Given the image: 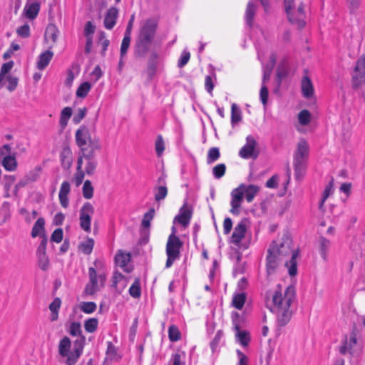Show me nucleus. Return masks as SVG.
I'll return each instance as SVG.
<instances>
[{"label": "nucleus", "mask_w": 365, "mask_h": 365, "mask_svg": "<svg viewBox=\"0 0 365 365\" xmlns=\"http://www.w3.org/2000/svg\"><path fill=\"white\" fill-rule=\"evenodd\" d=\"M296 298V292L294 287H287L283 296L281 290H276L272 296L273 306L270 311L277 314V324L284 327L290 320L292 312L290 306Z\"/></svg>", "instance_id": "nucleus-1"}, {"label": "nucleus", "mask_w": 365, "mask_h": 365, "mask_svg": "<svg viewBox=\"0 0 365 365\" xmlns=\"http://www.w3.org/2000/svg\"><path fill=\"white\" fill-rule=\"evenodd\" d=\"M158 22L154 19L143 21L135 41L133 55L136 59H145L148 56L156 34Z\"/></svg>", "instance_id": "nucleus-2"}, {"label": "nucleus", "mask_w": 365, "mask_h": 365, "mask_svg": "<svg viewBox=\"0 0 365 365\" xmlns=\"http://www.w3.org/2000/svg\"><path fill=\"white\" fill-rule=\"evenodd\" d=\"M273 248L274 251L282 257L292 255L289 262H286L285 265L288 267L289 274L294 277L297 273V257L299 255L298 250H295L292 247V240L288 232H284L279 240V242H272L269 247Z\"/></svg>", "instance_id": "nucleus-3"}, {"label": "nucleus", "mask_w": 365, "mask_h": 365, "mask_svg": "<svg viewBox=\"0 0 365 365\" xmlns=\"http://www.w3.org/2000/svg\"><path fill=\"white\" fill-rule=\"evenodd\" d=\"M75 138L81 154L96 155V152L101 150L99 138H92L88 128L85 125H81L76 130Z\"/></svg>", "instance_id": "nucleus-4"}, {"label": "nucleus", "mask_w": 365, "mask_h": 365, "mask_svg": "<svg viewBox=\"0 0 365 365\" xmlns=\"http://www.w3.org/2000/svg\"><path fill=\"white\" fill-rule=\"evenodd\" d=\"M95 267L88 269L89 282L86 285L84 293L86 295H93L105 286L106 281V274L101 272L103 267L101 261L96 259L94 262Z\"/></svg>", "instance_id": "nucleus-5"}, {"label": "nucleus", "mask_w": 365, "mask_h": 365, "mask_svg": "<svg viewBox=\"0 0 365 365\" xmlns=\"http://www.w3.org/2000/svg\"><path fill=\"white\" fill-rule=\"evenodd\" d=\"M309 155V145L304 140H301L294 155V166L296 178H301L306 169V161Z\"/></svg>", "instance_id": "nucleus-6"}, {"label": "nucleus", "mask_w": 365, "mask_h": 365, "mask_svg": "<svg viewBox=\"0 0 365 365\" xmlns=\"http://www.w3.org/2000/svg\"><path fill=\"white\" fill-rule=\"evenodd\" d=\"M352 87L358 89L365 83V55L356 61L351 77Z\"/></svg>", "instance_id": "nucleus-7"}, {"label": "nucleus", "mask_w": 365, "mask_h": 365, "mask_svg": "<svg viewBox=\"0 0 365 365\" xmlns=\"http://www.w3.org/2000/svg\"><path fill=\"white\" fill-rule=\"evenodd\" d=\"M93 213L94 207L88 202L84 203L80 210V227L86 232H91V215Z\"/></svg>", "instance_id": "nucleus-8"}, {"label": "nucleus", "mask_w": 365, "mask_h": 365, "mask_svg": "<svg viewBox=\"0 0 365 365\" xmlns=\"http://www.w3.org/2000/svg\"><path fill=\"white\" fill-rule=\"evenodd\" d=\"M239 155L244 159H256L259 155L257 150V142L252 135L246 138V144L240 149Z\"/></svg>", "instance_id": "nucleus-9"}, {"label": "nucleus", "mask_w": 365, "mask_h": 365, "mask_svg": "<svg viewBox=\"0 0 365 365\" xmlns=\"http://www.w3.org/2000/svg\"><path fill=\"white\" fill-rule=\"evenodd\" d=\"M244 184H241L238 187L234 189L231 192V210L230 212L233 215H238L240 214V207L244 197Z\"/></svg>", "instance_id": "nucleus-10"}, {"label": "nucleus", "mask_w": 365, "mask_h": 365, "mask_svg": "<svg viewBox=\"0 0 365 365\" xmlns=\"http://www.w3.org/2000/svg\"><path fill=\"white\" fill-rule=\"evenodd\" d=\"M85 340V336H81V339H78L74 341L73 350L68 352V355L65 356L67 357L66 361L67 365H74L76 363L82 354Z\"/></svg>", "instance_id": "nucleus-11"}, {"label": "nucleus", "mask_w": 365, "mask_h": 365, "mask_svg": "<svg viewBox=\"0 0 365 365\" xmlns=\"http://www.w3.org/2000/svg\"><path fill=\"white\" fill-rule=\"evenodd\" d=\"M183 242L174 233H172L168 240L166 245V254L180 257V250Z\"/></svg>", "instance_id": "nucleus-12"}, {"label": "nucleus", "mask_w": 365, "mask_h": 365, "mask_svg": "<svg viewBox=\"0 0 365 365\" xmlns=\"http://www.w3.org/2000/svg\"><path fill=\"white\" fill-rule=\"evenodd\" d=\"M284 8L287 15L288 20L292 24L297 26L298 29H302L305 26V21L302 18H295L294 13L292 12V8L294 6V0H284Z\"/></svg>", "instance_id": "nucleus-13"}, {"label": "nucleus", "mask_w": 365, "mask_h": 365, "mask_svg": "<svg viewBox=\"0 0 365 365\" xmlns=\"http://www.w3.org/2000/svg\"><path fill=\"white\" fill-rule=\"evenodd\" d=\"M268 255L267 257V272L271 274L275 272L276 268L282 260V257L276 253L273 248L268 249Z\"/></svg>", "instance_id": "nucleus-14"}, {"label": "nucleus", "mask_w": 365, "mask_h": 365, "mask_svg": "<svg viewBox=\"0 0 365 365\" xmlns=\"http://www.w3.org/2000/svg\"><path fill=\"white\" fill-rule=\"evenodd\" d=\"M58 34L59 30L56 25L49 24L47 26L44 34V41L46 42H49V41H51V44L48 46L49 49H51L53 45L56 43Z\"/></svg>", "instance_id": "nucleus-15"}, {"label": "nucleus", "mask_w": 365, "mask_h": 365, "mask_svg": "<svg viewBox=\"0 0 365 365\" xmlns=\"http://www.w3.org/2000/svg\"><path fill=\"white\" fill-rule=\"evenodd\" d=\"M41 172V168L40 166L36 167L17 183L16 187H22L32 182H35L39 178Z\"/></svg>", "instance_id": "nucleus-16"}, {"label": "nucleus", "mask_w": 365, "mask_h": 365, "mask_svg": "<svg viewBox=\"0 0 365 365\" xmlns=\"http://www.w3.org/2000/svg\"><path fill=\"white\" fill-rule=\"evenodd\" d=\"M247 230L246 225L244 220L240 221L235 227L234 232L231 236V242L237 245L242 239L245 237Z\"/></svg>", "instance_id": "nucleus-17"}, {"label": "nucleus", "mask_w": 365, "mask_h": 365, "mask_svg": "<svg viewBox=\"0 0 365 365\" xmlns=\"http://www.w3.org/2000/svg\"><path fill=\"white\" fill-rule=\"evenodd\" d=\"M61 166L64 170H69L72 165V152L69 147L65 146L60 153Z\"/></svg>", "instance_id": "nucleus-18"}, {"label": "nucleus", "mask_w": 365, "mask_h": 365, "mask_svg": "<svg viewBox=\"0 0 365 365\" xmlns=\"http://www.w3.org/2000/svg\"><path fill=\"white\" fill-rule=\"evenodd\" d=\"M235 337L243 346H247L250 341V333L246 330H240L239 324L234 320Z\"/></svg>", "instance_id": "nucleus-19"}, {"label": "nucleus", "mask_w": 365, "mask_h": 365, "mask_svg": "<svg viewBox=\"0 0 365 365\" xmlns=\"http://www.w3.org/2000/svg\"><path fill=\"white\" fill-rule=\"evenodd\" d=\"M158 54L155 51H153L149 56L146 71L149 80H151L155 74L158 66Z\"/></svg>", "instance_id": "nucleus-20"}, {"label": "nucleus", "mask_w": 365, "mask_h": 365, "mask_svg": "<svg viewBox=\"0 0 365 365\" xmlns=\"http://www.w3.org/2000/svg\"><path fill=\"white\" fill-rule=\"evenodd\" d=\"M192 217V210L187 207L185 205L180 210V214L175 217V221H178L184 227H187Z\"/></svg>", "instance_id": "nucleus-21"}, {"label": "nucleus", "mask_w": 365, "mask_h": 365, "mask_svg": "<svg viewBox=\"0 0 365 365\" xmlns=\"http://www.w3.org/2000/svg\"><path fill=\"white\" fill-rule=\"evenodd\" d=\"M118 10L115 7L110 8L104 19V26L107 29H112L116 23Z\"/></svg>", "instance_id": "nucleus-22"}, {"label": "nucleus", "mask_w": 365, "mask_h": 365, "mask_svg": "<svg viewBox=\"0 0 365 365\" xmlns=\"http://www.w3.org/2000/svg\"><path fill=\"white\" fill-rule=\"evenodd\" d=\"M357 339H356V334L355 332H352L350 336L349 341L347 340V336H345L344 341L343 342V345L340 346L339 348V352L340 354L344 355L346 353L349 352L351 353V350L353 347L356 344Z\"/></svg>", "instance_id": "nucleus-23"}, {"label": "nucleus", "mask_w": 365, "mask_h": 365, "mask_svg": "<svg viewBox=\"0 0 365 365\" xmlns=\"http://www.w3.org/2000/svg\"><path fill=\"white\" fill-rule=\"evenodd\" d=\"M86 160L85 173L88 175H92L98 165L96 155L82 154Z\"/></svg>", "instance_id": "nucleus-24"}, {"label": "nucleus", "mask_w": 365, "mask_h": 365, "mask_svg": "<svg viewBox=\"0 0 365 365\" xmlns=\"http://www.w3.org/2000/svg\"><path fill=\"white\" fill-rule=\"evenodd\" d=\"M53 56V53L51 49H48L42 53L39 56L36 63V66L39 70H43L50 63Z\"/></svg>", "instance_id": "nucleus-25"}, {"label": "nucleus", "mask_w": 365, "mask_h": 365, "mask_svg": "<svg viewBox=\"0 0 365 365\" xmlns=\"http://www.w3.org/2000/svg\"><path fill=\"white\" fill-rule=\"evenodd\" d=\"M277 61V56L275 53H272L269 58V62L264 67V73L262 78V83L265 84L270 78L271 73L273 68L275 66Z\"/></svg>", "instance_id": "nucleus-26"}, {"label": "nucleus", "mask_w": 365, "mask_h": 365, "mask_svg": "<svg viewBox=\"0 0 365 365\" xmlns=\"http://www.w3.org/2000/svg\"><path fill=\"white\" fill-rule=\"evenodd\" d=\"M319 253L324 262L328 260V250L330 247L331 242L324 237L321 236L318 240Z\"/></svg>", "instance_id": "nucleus-27"}, {"label": "nucleus", "mask_w": 365, "mask_h": 365, "mask_svg": "<svg viewBox=\"0 0 365 365\" xmlns=\"http://www.w3.org/2000/svg\"><path fill=\"white\" fill-rule=\"evenodd\" d=\"M302 91L307 98H311L314 94L313 85L308 76H304L302 80Z\"/></svg>", "instance_id": "nucleus-28"}, {"label": "nucleus", "mask_w": 365, "mask_h": 365, "mask_svg": "<svg viewBox=\"0 0 365 365\" xmlns=\"http://www.w3.org/2000/svg\"><path fill=\"white\" fill-rule=\"evenodd\" d=\"M2 166L8 171H14L17 168V161L15 155H7L1 162Z\"/></svg>", "instance_id": "nucleus-29"}, {"label": "nucleus", "mask_w": 365, "mask_h": 365, "mask_svg": "<svg viewBox=\"0 0 365 365\" xmlns=\"http://www.w3.org/2000/svg\"><path fill=\"white\" fill-rule=\"evenodd\" d=\"M40 4L37 2L27 4L25 6V15L29 19H34L38 14Z\"/></svg>", "instance_id": "nucleus-30"}, {"label": "nucleus", "mask_w": 365, "mask_h": 365, "mask_svg": "<svg viewBox=\"0 0 365 365\" xmlns=\"http://www.w3.org/2000/svg\"><path fill=\"white\" fill-rule=\"evenodd\" d=\"M242 190H244V194L247 201L248 202H251L256 194L259 192V187L255 185H246L244 184V187Z\"/></svg>", "instance_id": "nucleus-31"}, {"label": "nucleus", "mask_w": 365, "mask_h": 365, "mask_svg": "<svg viewBox=\"0 0 365 365\" xmlns=\"http://www.w3.org/2000/svg\"><path fill=\"white\" fill-rule=\"evenodd\" d=\"M257 6L252 2H249L247 6L245 13V20L249 26H252L253 20L255 16Z\"/></svg>", "instance_id": "nucleus-32"}, {"label": "nucleus", "mask_w": 365, "mask_h": 365, "mask_svg": "<svg viewBox=\"0 0 365 365\" xmlns=\"http://www.w3.org/2000/svg\"><path fill=\"white\" fill-rule=\"evenodd\" d=\"M153 219H150L149 217H145V215L143 216V219L142 220V230H141V235L142 240L144 243H147L148 241V235H149V229L150 227V221Z\"/></svg>", "instance_id": "nucleus-33"}, {"label": "nucleus", "mask_w": 365, "mask_h": 365, "mask_svg": "<svg viewBox=\"0 0 365 365\" xmlns=\"http://www.w3.org/2000/svg\"><path fill=\"white\" fill-rule=\"evenodd\" d=\"M71 340L68 336H64L58 345V351L61 356H66L68 355L71 349Z\"/></svg>", "instance_id": "nucleus-34"}, {"label": "nucleus", "mask_w": 365, "mask_h": 365, "mask_svg": "<svg viewBox=\"0 0 365 365\" xmlns=\"http://www.w3.org/2000/svg\"><path fill=\"white\" fill-rule=\"evenodd\" d=\"M71 115L72 109L70 107H66L61 110L59 123L63 129L67 125Z\"/></svg>", "instance_id": "nucleus-35"}, {"label": "nucleus", "mask_w": 365, "mask_h": 365, "mask_svg": "<svg viewBox=\"0 0 365 365\" xmlns=\"http://www.w3.org/2000/svg\"><path fill=\"white\" fill-rule=\"evenodd\" d=\"M131 256L130 253H124L122 251L115 255V259L116 263L121 267H125L130 262Z\"/></svg>", "instance_id": "nucleus-36"}, {"label": "nucleus", "mask_w": 365, "mask_h": 365, "mask_svg": "<svg viewBox=\"0 0 365 365\" xmlns=\"http://www.w3.org/2000/svg\"><path fill=\"white\" fill-rule=\"evenodd\" d=\"M246 300V294L244 292L236 294L232 299V305L237 309H242Z\"/></svg>", "instance_id": "nucleus-37"}, {"label": "nucleus", "mask_w": 365, "mask_h": 365, "mask_svg": "<svg viewBox=\"0 0 365 365\" xmlns=\"http://www.w3.org/2000/svg\"><path fill=\"white\" fill-rule=\"evenodd\" d=\"M154 192H155L154 198L157 202H159L161 200H164L168 195V189L164 185L155 187L154 189Z\"/></svg>", "instance_id": "nucleus-38"}, {"label": "nucleus", "mask_w": 365, "mask_h": 365, "mask_svg": "<svg viewBox=\"0 0 365 365\" xmlns=\"http://www.w3.org/2000/svg\"><path fill=\"white\" fill-rule=\"evenodd\" d=\"M44 225H45V220L43 218L40 217L38 218L36 222H35L32 231H31V236L32 237H36L38 235L41 234V231L44 230Z\"/></svg>", "instance_id": "nucleus-39"}, {"label": "nucleus", "mask_w": 365, "mask_h": 365, "mask_svg": "<svg viewBox=\"0 0 365 365\" xmlns=\"http://www.w3.org/2000/svg\"><path fill=\"white\" fill-rule=\"evenodd\" d=\"M242 120L241 111L237 104L232 103L231 107V123L235 125Z\"/></svg>", "instance_id": "nucleus-40"}, {"label": "nucleus", "mask_w": 365, "mask_h": 365, "mask_svg": "<svg viewBox=\"0 0 365 365\" xmlns=\"http://www.w3.org/2000/svg\"><path fill=\"white\" fill-rule=\"evenodd\" d=\"M94 246V241L91 238H88L84 242L79 245V249L86 255H89L92 252Z\"/></svg>", "instance_id": "nucleus-41"}, {"label": "nucleus", "mask_w": 365, "mask_h": 365, "mask_svg": "<svg viewBox=\"0 0 365 365\" xmlns=\"http://www.w3.org/2000/svg\"><path fill=\"white\" fill-rule=\"evenodd\" d=\"M98 321L96 318H90L84 323V328L88 333H93L97 329Z\"/></svg>", "instance_id": "nucleus-42"}, {"label": "nucleus", "mask_w": 365, "mask_h": 365, "mask_svg": "<svg viewBox=\"0 0 365 365\" xmlns=\"http://www.w3.org/2000/svg\"><path fill=\"white\" fill-rule=\"evenodd\" d=\"M96 304L93 302H83L80 304V309L86 314H91L96 309Z\"/></svg>", "instance_id": "nucleus-43"}, {"label": "nucleus", "mask_w": 365, "mask_h": 365, "mask_svg": "<svg viewBox=\"0 0 365 365\" xmlns=\"http://www.w3.org/2000/svg\"><path fill=\"white\" fill-rule=\"evenodd\" d=\"M91 88L89 82H84L80 85L76 91V96L79 98H85Z\"/></svg>", "instance_id": "nucleus-44"}, {"label": "nucleus", "mask_w": 365, "mask_h": 365, "mask_svg": "<svg viewBox=\"0 0 365 365\" xmlns=\"http://www.w3.org/2000/svg\"><path fill=\"white\" fill-rule=\"evenodd\" d=\"M93 195V187L92 186L91 182L88 180L84 182L83 186V196L86 199H91Z\"/></svg>", "instance_id": "nucleus-45"}, {"label": "nucleus", "mask_w": 365, "mask_h": 365, "mask_svg": "<svg viewBox=\"0 0 365 365\" xmlns=\"http://www.w3.org/2000/svg\"><path fill=\"white\" fill-rule=\"evenodd\" d=\"M220 153L219 148L215 147L211 148L208 151L207 163L208 164H212L220 158Z\"/></svg>", "instance_id": "nucleus-46"}, {"label": "nucleus", "mask_w": 365, "mask_h": 365, "mask_svg": "<svg viewBox=\"0 0 365 365\" xmlns=\"http://www.w3.org/2000/svg\"><path fill=\"white\" fill-rule=\"evenodd\" d=\"M129 294L134 298H138L140 297L141 290L139 279H135L133 284L130 286L129 289Z\"/></svg>", "instance_id": "nucleus-47"}, {"label": "nucleus", "mask_w": 365, "mask_h": 365, "mask_svg": "<svg viewBox=\"0 0 365 365\" xmlns=\"http://www.w3.org/2000/svg\"><path fill=\"white\" fill-rule=\"evenodd\" d=\"M168 336L171 341H177L180 339V332L177 327L171 325L169 327Z\"/></svg>", "instance_id": "nucleus-48"}, {"label": "nucleus", "mask_w": 365, "mask_h": 365, "mask_svg": "<svg viewBox=\"0 0 365 365\" xmlns=\"http://www.w3.org/2000/svg\"><path fill=\"white\" fill-rule=\"evenodd\" d=\"M311 115L309 110H302L298 115L299 122L302 125H307L309 123Z\"/></svg>", "instance_id": "nucleus-49"}, {"label": "nucleus", "mask_w": 365, "mask_h": 365, "mask_svg": "<svg viewBox=\"0 0 365 365\" xmlns=\"http://www.w3.org/2000/svg\"><path fill=\"white\" fill-rule=\"evenodd\" d=\"M14 61H10L9 62L4 63L1 66V71H0V83L4 79L5 76L11 70V68L14 66Z\"/></svg>", "instance_id": "nucleus-50"}, {"label": "nucleus", "mask_w": 365, "mask_h": 365, "mask_svg": "<svg viewBox=\"0 0 365 365\" xmlns=\"http://www.w3.org/2000/svg\"><path fill=\"white\" fill-rule=\"evenodd\" d=\"M69 334L73 336H79V339L83 336L82 335L81 324L79 322L71 323L69 328Z\"/></svg>", "instance_id": "nucleus-51"}, {"label": "nucleus", "mask_w": 365, "mask_h": 365, "mask_svg": "<svg viewBox=\"0 0 365 365\" xmlns=\"http://www.w3.org/2000/svg\"><path fill=\"white\" fill-rule=\"evenodd\" d=\"M226 166L224 163L217 165L212 168V173L215 178H221L225 173Z\"/></svg>", "instance_id": "nucleus-52"}, {"label": "nucleus", "mask_w": 365, "mask_h": 365, "mask_svg": "<svg viewBox=\"0 0 365 365\" xmlns=\"http://www.w3.org/2000/svg\"><path fill=\"white\" fill-rule=\"evenodd\" d=\"M347 7L351 14L355 13L356 10H358L361 6V0H345Z\"/></svg>", "instance_id": "nucleus-53"}, {"label": "nucleus", "mask_w": 365, "mask_h": 365, "mask_svg": "<svg viewBox=\"0 0 365 365\" xmlns=\"http://www.w3.org/2000/svg\"><path fill=\"white\" fill-rule=\"evenodd\" d=\"M130 43V36L124 35L120 46V57L123 58L127 53Z\"/></svg>", "instance_id": "nucleus-54"}, {"label": "nucleus", "mask_w": 365, "mask_h": 365, "mask_svg": "<svg viewBox=\"0 0 365 365\" xmlns=\"http://www.w3.org/2000/svg\"><path fill=\"white\" fill-rule=\"evenodd\" d=\"M165 150V143L161 135L157 137L155 141V151L158 157H160Z\"/></svg>", "instance_id": "nucleus-55"}, {"label": "nucleus", "mask_w": 365, "mask_h": 365, "mask_svg": "<svg viewBox=\"0 0 365 365\" xmlns=\"http://www.w3.org/2000/svg\"><path fill=\"white\" fill-rule=\"evenodd\" d=\"M38 267L43 271H46L49 267V259L46 255H38Z\"/></svg>", "instance_id": "nucleus-56"}, {"label": "nucleus", "mask_w": 365, "mask_h": 365, "mask_svg": "<svg viewBox=\"0 0 365 365\" xmlns=\"http://www.w3.org/2000/svg\"><path fill=\"white\" fill-rule=\"evenodd\" d=\"M6 80L9 83L7 86V89L11 92L14 91L18 85V78L11 75H8L6 76Z\"/></svg>", "instance_id": "nucleus-57"}, {"label": "nucleus", "mask_w": 365, "mask_h": 365, "mask_svg": "<svg viewBox=\"0 0 365 365\" xmlns=\"http://www.w3.org/2000/svg\"><path fill=\"white\" fill-rule=\"evenodd\" d=\"M332 186H333V179L331 180L329 184L326 187L325 190H324L323 196H322V200H321V202L319 205V209H322L324 202L328 198V197L330 195V194L331 192Z\"/></svg>", "instance_id": "nucleus-58"}, {"label": "nucleus", "mask_w": 365, "mask_h": 365, "mask_svg": "<svg viewBox=\"0 0 365 365\" xmlns=\"http://www.w3.org/2000/svg\"><path fill=\"white\" fill-rule=\"evenodd\" d=\"M17 34L22 38H27L30 36V28L28 24H24L16 30Z\"/></svg>", "instance_id": "nucleus-59"}, {"label": "nucleus", "mask_w": 365, "mask_h": 365, "mask_svg": "<svg viewBox=\"0 0 365 365\" xmlns=\"http://www.w3.org/2000/svg\"><path fill=\"white\" fill-rule=\"evenodd\" d=\"M63 230L61 228L56 229L51 235V241L59 243L63 239Z\"/></svg>", "instance_id": "nucleus-60"}, {"label": "nucleus", "mask_w": 365, "mask_h": 365, "mask_svg": "<svg viewBox=\"0 0 365 365\" xmlns=\"http://www.w3.org/2000/svg\"><path fill=\"white\" fill-rule=\"evenodd\" d=\"M42 240L37 249V255H46V245H47V237L44 234L42 235Z\"/></svg>", "instance_id": "nucleus-61"}, {"label": "nucleus", "mask_w": 365, "mask_h": 365, "mask_svg": "<svg viewBox=\"0 0 365 365\" xmlns=\"http://www.w3.org/2000/svg\"><path fill=\"white\" fill-rule=\"evenodd\" d=\"M259 96L262 104L266 106L268 100V88L265 84L262 85Z\"/></svg>", "instance_id": "nucleus-62"}, {"label": "nucleus", "mask_w": 365, "mask_h": 365, "mask_svg": "<svg viewBox=\"0 0 365 365\" xmlns=\"http://www.w3.org/2000/svg\"><path fill=\"white\" fill-rule=\"evenodd\" d=\"M86 108H79L78 110V113L73 116V121L74 123L77 124L80 123V121L86 116Z\"/></svg>", "instance_id": "nucleus-63"}, {"label": "nucleus", "mask_w": 365, "mask_h": 365, "mask_svg": "<svg viewBox=\"0 0 365 365\" xmlns=\"http://www.w3.org/2000/svg\"><path fill=\"white\" fill-rule=\"evenodd\" d=\"M190 58V54L187 51H183L180 61H178V66L179 68L185 66Z\"/></svg>", "instance_id": "nucleus-64"}]
</instances>
